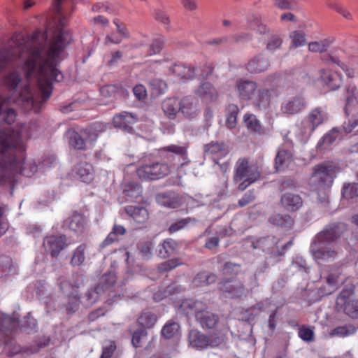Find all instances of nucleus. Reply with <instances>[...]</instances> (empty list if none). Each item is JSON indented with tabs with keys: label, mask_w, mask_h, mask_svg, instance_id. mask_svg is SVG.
Masks as SVG:
<instances>
[{
	"label": "nucleus",
	"mask_w": 358,
	"mask_h": 358,
	"mask_svg": "<svg viewBox=\"0 0 358 358\" xmlns=\"http://www.w3.org/2000/svg\"><path fill=\"white\" fill-rule=\"evenodd\" d=\"M75 177L84 182L89 183L94 179V169L87 162L78 164L73 170Z\"/></svg>",
	"instance_id": "24"
},
{
	"label": "nucleus",
	"mask_w": 358,
	"mask_h": 358,
	"mask_svg": "<svg viewBox=\"0 0 358 358\" xmlns=\"http://www.w3.org/2000/svg\"><path fill=\"white\" fill-rule=\"evenodd\" d=\"M146 331L143 329H140L135 331L132 336L131 343L135 348L141 346V340L145 338Z\"/></svg>",
	"instance_id": "62"
},
{
	"label": "nucleus",
	"mask_w": 358,
	"mask_h": 358,
	"mask_svg": "<svg viewBox=\"0 0 358 358\" xmlns=\"http://www.w3.org/2000/svg\"><path fill=\"white\" fill-rule=\"evenodd\" d=\"M157 321V316L150 312H143L138 319L139 324L145 328H151Z\"/></svg>",
	"instance_id": "43"
},
{
	"label": "nucleus",
	"mask_w": 358,
	"mask_h": 358,
	"mask_svg": "<svg viewBox=\"0 0 358 358\" xmlns=\"http://www.w3.org/2000/svg\"><path fill=\"white\" fill-rule=\"evenodd\" d=\"M305 99L299 95L285 99L280 106L282 115L289 117L300 113L306 108Z\"/></svg>",
	"instance_id": "13"
},
{
	"label": "nucleus",
	"mask_w": 358,
	"mask_h": 358,
	"mask_svg": "<svg viewBox=\"0 0 358 358\" xmlns=\"http://www.w3.org/2000/svg\"><path fill=\"white\" fill-rule=\"evenodd\" d=\"M298 335L300 338L306 342H311L314 340V331L309 327L303 326L299 329Z\"/></svg>",
	"instance_id": "52"
},
{
	"label": "nucleus",
	"mask_w": 358,
	"mask_h": 358,
	"mask_svg": "<svg viewBox=\"0 0 358 358\" xmlns=\"http://www.w3.org/2000/svg\"><path fill=\"white\" fill-rule=\"evenodd\" d=\"M119 87L116 85H108L100 89L101 94L104 97L115 96L118 92Z\"/></svg>",
	"instance_id": "56"
},
{
	"label": "nucleus",
	"mask_w": 358,
	"mask_h": 358,
	"mask_svg": "<svg viewBox=\"0 0 358 358\" xmlns=\"http://www.w3.org/2000/svg\"><path fill=\"white\" fill-rule=\"evenodd\" d=\"M125 212L138 223H143L148 218V213L143 207L129 206L125 208Z\"/></svg>",
	"instance_id": "33"
},
{
	"label": "nucleus",
	"mask_w": 358,
	"mask_h": 358,
	"mask_svg": "<svg viewBox=\"0 0 358 358\" xmlns=\"http://www.w3.org/2000/svg\"><path fill=\"white\" fill-rule=\"evenodd\" d=\"M137 120L135 115L127 112L121 113L113 117V124L115 127L122 129L124 131L130 133L132 131L131 124Z\"/></svg>",
	"instance_id": "23"
},
{
	"label": "nucleus",
	"mask_w": 358,
	"mask_h": 358,
	"mask_svg": "<svg viewBox=\"0 0 358 358\" xmlns=\"http://www.w3.org/2000/svg\"><path fill=\"white\" fill-rule=\"evenodd\" d=\"M182 264V262L178 259H171L166 261L158 266V271L159 272H166L174 269L178 266Z\"/></svg>",
	"instance_id": "51"
},
{
	"label": "nucleus",
	"mask_w": 358,
	"mask_h": 358,
	"mask_svg": "<svg viewBox=\"0 0 358 358\" xmlns=\"http://www.w3.org/2000/svg\"><path fill=\"white\" fill-rule=\"evenodd\" d=\"M332 43L330 39H324L319 41L310 42L308 44V50L313 52H324Z\"/></svg>",
	"instance_id": "44"
},
{
	"label": "nucleus",
	"mask_w": 358,
	"mask_h": 358,
	"mask_svg": "<svg viewBox=\"0 0 358 358\" xmlns=\"http://www.w3.org/2000/svg\"><path fill=\"white\" fill-rule=\"evenodd\" d=\"M142 193V189L139 184L135 182H129L124 185L123 194L127 200H133L138 198Z\"/></svg>",
	"instance_id": "35"
},
{
	"label": "nucleus",
	"mask_w": 358,
	"mask_h": 358,
	"mask_svg": "<svg viewBox=\"0 0 358 358\" xmlns=\"http://www.w3.org/2000/svg\"><path fill=\"white\" fill-rule=\"evenodd\" d=\"M347 230V226L343 222H334L327 225L315 238L327 243H333L341 237Z\"/></svg>",
	"instance_id": "12"
},
{
	"label": "nucleus",
	"mask_w": 358,
	"mask_h": 358,
	"mask_svg": "<svg viewBox=\"0 0 358 358\" xmlns=\"http://www.w3.org/2000/svg\"><path fill=\"white\" fill-rule=\"evenodd\" d=\"M238 113V108L236 106L231 105L229 106V115L226 120V125L229 129H231L236 127Z\"/></svg>",
	"instance_id": "46"
},
{
	"label": "nucleus",
	"mask_w": 358,
	"mask_h": 358,
	"mask_svg": "<svg viewBox=\"0 0 358 358\" xmlns=\"http://www.w3.org/2000/svg\"><path fill=\"white\" fill-rule=\"evenodd\" d=\"M282 42V41L279 36L273 35L266 44V49L269 51H275L280 48Z\"/></svg>",
	"instance_id": "57"
},
{
	"label": "nucleus",
	"mask_w": 358,
	"mask_h": 358,
	"mask_svg": "<svg viewBox=\"0 0 358 358\" xmlns=\"http://www.w3.org/2000/svg\"><path fill=\"white\" fill-rule=\"evenodd\" d=\"M270 66L268 59L264 54L252 58L248 64V69L251 73H259L266 71Z\"/></svg>",
	"instance_id": "25"
},
{
	"label": "nucleus",
	"mask_w": 358,
	"mask_h": 358,
	"mask_svg": "<svg viewBox=\"0 0 358 358\" xmlns=\"http://www.w3.org/2000/svg\"><path fill=\"white\" fill-rule=\"evenodd\" d=\"M170 71L183 81L191 80L194 76V69L185 64H174L170 68Z\"/></svg>",
	"instance_id": "32"
},
{
	"label": "nucleus",
	"mask_w": 358,
	"mask_h": 358,
	"mask_svg": "<svg viewBox=\"0 0 358 358\" xmlns=\"http://www.w3.org/2000/svg\"><path fill=\"white\" fill-rule=\"evenodd\" d=\"M265 310L264 303L259 302L255 305L250 307L246 310V313H248L249 318L253 317L257 315H259L261 312Z\"/></svg>",
	"instance_id": "59"
},
{
	"label": "nucleus",
	"mask_w": 358,
	"mask_h": 358,
	"mask_svg": "<svg viewBox=\"0 0 358 358\" xmlns=\"http://www.w3.org/2000/svg\"><path fill=\"white\" fill-rule=\"evenodd\" d=\"M150 85L157 93H162L166 88V84L164 81L159 78H152L149 81Z\"/></svg>",
	"instance_id": "58"
},
{
	"label": "nucleus",
	"mask_w": 358,
	"mask_h": 358,
	"mask_svg": "<svg viewBox=\"0 0 358 358\" xmlns=\"http://www.w3.org/2000/svg\"><path fill=\"white\" fill-rule=\"evenodd\" d=\"M192 221H194V220L190 217L177 220L170 224L168 230L170 233L177 232L185 228Z\"/></svg>",
	"instance_id": "48"
},
{
	"label": "nucleus",
	"mask_w": 358,
	"mask_h": 358,
	"mask_svg": "<svg viewBox=\"0 0 358 358\" xmlns=\"http://www.w3.org/2000/svg\"><path fill=\"white\" fill-rule=\"evenodd\" d=\"M223 144L218 142H211L204 146V152L209 154H216L223 150Z\"/></svg>",
	"instance_id": "60"
},
{
	"label": "nucleus",
	"mask_w": 358,
	"mask_h": 358,
	"mask_svg": "<svg viewBox=\"0 0 358 358\" xmlns=\"http://www.w3.org/2000/svg\"><path fill=\"white\" fill-rule=\"evenodd\" d=\"M292 160L291 152L286 150H280L275 159V167L279 171L288 166Z\"/></svg>",
	"instance_id": "37"
},
{
	"label": "nucleus",
	"mask_w": 358,
	"mask_h": 358,
	"mask_svg": "<svg viewBox=\"0 0 358 358\" xmlns=\"http://www.w3.org/2000/svg\"><path fill=\"white\" fill-rule=\"evenodd\" d=\"M356 331L357 327L354 325H343L333 329L330 332V335L331 336L345 337L355 334Z\"/></svg>",
	"instance_id": "39"
},
{
	"label": "nucleus",
	"mask_w": 358,
	"mask_h": 358,
	"mask_svg": "<svg viewBox=\"0 0 358 358\" xmlns=\"http://www.w3.org/2000/svg\"><path fill=\"white\" fill-rule=\"evenodd\" d=\"M343 268L339 264L328 266L320 272V278L325 280L326 284L317 288L318 296L316 300L329 295L336 291L343 284Z\"/></svg>",
	"instance_id": "8"
},
{
	"label": "nucleus",
	"mask_w": 358,
	"mask_h": 358,
	"mask_svg": "<svg viewBox=\"0 0 358 358\" xmlns=\"http://www.w3.org/2000/svg\"><path fill=\"white\" fill-rule=\"evenodd\" d=\"M201 109L198 100L192 96H185L180 99V113L188 120L196 118L200 113Z\"/></svg>",
	"instance_id": "15"
},
{
	"label": "nucleus",
	"mask_w": 358,
	"mask_h": 358,
	"mask_svg": "<svg viewBox=\"0 0 358 358\" xmlns=\"http://www.w3.org/2000/svg\"><path fill=\"white\" fill-rule=\"evenodd\" d=\"M262 168L257 164L250 163L245 158L239 159L236 164L234 175L235 182H241L238 189L245 190L250 185L261 178Z\"/></svg>",
	"instance_id": "7"
},
{
	"label": "nucleus",
	"mask_w": 358,
	"mask_h": 358,
	"mask_svg": "<svg viewBox=\"0 0 358 358\" xmlns=\"http://www.w3.org/2000/svg\"><path fill=\"white\" fill-rule=\"evenodd\" d=\"M303 199L299 194L286 192L281 195L280 205L287 212L298 211L303 206Z\"/></svg>",
	"instance_id": "20"
},
{
	"label": "nucleus",
	"mask_w": 358,
	"mask_h": 358,
	"mask_svg": "<svg viewBox=\"0 0 358 358\" xmlns=\"http://www.w3.org/2000/svg\"><path fill=\"white\" fill-rule=\"evenodd\" d=\"M189 345L197 350L209 346L208 338L196 329H192L189 333Z\"/></svg>",
	"instance_id": "26"
},
{
	"label": "nucleus",
	"mask_w": 358,
	"mask_h": 358,
	"mask_svg": "<svg viewBox=\"0 0 358 358\" xmlns=\"http://www.w3.org/2000/svg\"><path fill=\"white\" fill-rule=\"evenodd\" d=\"M195 94L198 96L210 101L216 100L217 97V90L208 82L201 84L198 89L195 90Z\"/></svg>",
	"instance_id": "31"
},
{
	"label": "nucleus",
	"mask_w": 358,
	"mask_h": 358,
	"mask_svg": "<svg viewBox=\"0 0 358 358\" xmlns=\"http://www.w3.org/2000/svg\"><path fill=\"white\" fill-rule=\"evenodd\" d=\"M310 252L315 262L322 264L336 260L340 256L341 249L336 244L314 237L310 246Z\"/></svg>",
	"instance_id": "9"
},
{
	"label": "nucleus",
	"mask_w": 358,
	"mask_h": 358,
	"mask_svg": "<svg viewBox=\"0 0 358 358\" xmlns=\"http://www.w3.org/2000/svg\"><path fill=\"white\" fill-rule=\"evenodd\" d=\"M164 43V37H158L154 39L150 45L149 55L158 54L161 52Z\"/></svg>",
	"instance_id": "53"
},
{
	"label": "nucleus",
	"mask_w": 358,
	"mask_h": 358,
	"mask_svg": "<svg viewBox=\"0 0 358 358\" xmlns=\"http://www.w3.org/2000/svg\"><path fill=\"white\" fill-rule=\"evenodd\" d=\"M62 0H55V12L57 14L58 27L49 38L45 31H37L31 36L15 34L8 43L0 46V73L14 60L21 59L22 69L27 79H34L38 85L41 100L34 96L29 86L20 93L19 101L27 110L47 101L52 93V82L60 81L63 76L57 69L64 47L71 40L70 34L63 27L65 18L61 14ZM10 98L0 94V123L11 124L15 120V112L9 108Z\"/></svg>",
	"instance_id": "1"
},
{
	"label": "nucleus",
	"mask_w": 358,
	"mask_h": 358,
	"mask_svg": "<svg viewBox=\"0 0 358 358\" xmlns=\"http://www.w3.org/2000/svg\"><path fill=\"white\" fill-rule=\"evenodd\" d=\"M343 197L347 199L358 196V183H349L344 185L342 189Z\"/></svg>",
	"instance_id": "45"
},
{
	"label": "nucleus",
	"mask_w": 358,
	"mask_h": 358,
	"mask_svg": "<svg viewBox=\"0 0 358 358\" xmlns=\"http://www.w3.org/2000/svg\"><path fill=\"white\" fill-rule=\"evenodd\" d=\"M321 78L324 83L331 90L338 89L342 84V78L337 72L322 69Z\"/></svg>",
	"instance_id": "28"
},
{
	"label": "nucleus",
	"mask_w": 358,
	"mask_h": 358,
	"mask_svg": "<svg viewBox=\"0 0 358 358\" xmlns=\"http://www.w3.org/2000/svg\"><path fill=\"white\" fill-rule=\"evenodd\" d=\"M220 289L228 294L229 296L231 298H240L245 296L248 293V289L245 287L243 284L235 280L222 282L220 285Z\"/></svg>",
	"instance_id": "19"
},
{
	"label": "nucleus",
	"mask_w": 358,
	"mask_h": 358,
	"mask_svg": "<svg viewBox=\"0 0 358 358\" xmlns=\"http://www.w3.org/2000/svg\"><path fill=\"white\" fill-rule=\"evenodd\" d=\"M338 166L333 162H325L314 166L309 184L317 192H324V199L327 198L326 190L329 189L336 176Z\"/></svg>",
	"instance_id": "5"
},
{
	"label": "nucleus",
	"mask_w": 358,
	"mask_h": 358,
	"mask_svg": "<svg viewBox=\"0 0 358 358\" xmlns=\"http://www.w3.org/2000/svg\"><path fill=\"white\" fill-rule=\"evenodd\" d=\"M180 307L187 315L194 313L196 320L203 329L217 328L219 323L218 315L208 310V306L202 301L192 299H185Z\"/></svg>",
	"instance_id": "4"
},
{
	"label": "nucleus",
	"mask_w": 358,
	"mask_h": 358,
	"mask_svg": "<svg viewBox=\"0 0 358 358\" xmlns=\"http://www.w3.org/2000/svg\"><path fill=\"white\" fill-rule=\"evenodd\" d=\"M292 45L295 47L304 45L306 43L305 34L301 31H294L290 33Z\"/></svg>",
	"instance_id": "49"
},
{
	"label": "nucleus",
	"mask_w": 358,
	"mask_h": 358,
	"mask_svg": "<svg viewBox=\"0 0 358 358\" xmlns=\"http://www.w3.org/2000/svg\"><path fill=\"white\" fill-rule=\"evenodd\" d=\"M3 122L0 123V182L6 178L8 169L20 171L22 175L31 177L38 170L36 164L32 162H21L14 155V150L22 149V129L20 132L14 131L10 129V124L4 126ZM3 210L0 208V236L8 228L7 224L3 221ZM4 271L3 266L0 268V278L3 275Z\"/></svg>",
	"instance_id": "2"
},
{
	"label": "nucleus",
	"mask_w": 358,
	"mask_h": 358,
	"mask_svg": "<svg viewBox=\"0 0 358 358\" xmlns=\"http://www.w3.org/2000/svg\"><path fill=\"white\" fill-rule=\"evenodd\" d=\"M278 241L273 236L261 238L256 242H253L252 245L254 249H261L263 252H268L274 255H280V248L278 246Z\"/></svg>",
	"instance_id": "21"
},
{
	"label": "nucleus",
	"mask_w": 358,
	"mask_h": 358,
	"mask_svg": "<svg viewBox=\"0 0 358 358\" xmlns=\"http://www.w3.org/2000/svg\"><path fill=\"white\" fill-rule=\"evenodd\" d=\"M85 245H80L75 250L73 255L71 258V264L74 266H80L85 261Z\"/></svg>",
	"instance_id": "47"
},
{
	"label": "nucleus",
	"mask_w": 358,
	"mask_h": 358,
	"mask_svg": "<svg viewBox=\"0 0 358 358\" xmlns=\"http://www.w3.org/2000/svg\"><path fill=\"white\" fill-rule=\"evenodd\" d=\"M152 243L150 241L143 242L138 245V248L142 258L146 260L151 258L152 255Z\"/></svg>",
	"instance_id": "50"
},
{
	"label": "nucleus",
	"mask_w": 358,
	"mask_h": 358,
	"mask_svg": "<svg viewBox=\"0 0 358 358\" xmlns=\"http://www.w3.org/2000/svg\"><path fill=\"white\" fill-rule=\"evenodd\" d=\"M268 221L273 225L286 227L292 224L291 217L288 215L275 214L269 217Z\"/></svg>",
	"instance_id": "42"
},
{
	"label": "nucleus",
	"mask_w": 358,
	"mask_h": 358,
	"mask_svg": "<svg viewBox=\"0 0 358 358\" xmlns=\"http://www.w3.org/2000/svg\"><path fill=\"white\" fill-rule=\"evenodd\" d=\"M176 248L177 243L174 240L166 239L159 245L158 255L162 258H167L174 253Z\"/></svg>",
	"instance_id": "36"
},
{
	"label": "nucleus",
	"mask_w": 358,
	"mask_h": 358,
	"mask_svg": "<svg viewBox=\"0 0 358 358\" xmlns=\"http://www.w3.org/2000/svg\"><path fill=\"white\" fill-rule=\"evenodd\" d=\"M116 282V277L113 273L103 275L96 285L89 289L84 296L86 306H92L100 299H106V303L111 304L116 297L113 286Z\"/></svg>",
	"instance_id": "6"
},
{
	"label": "nucleus",
	"mask_w": 358,
	"mask_h": 358,
	"mask_svg": "<svg viewBox=\"0 0 358 358\" xmlns=\"http://www.w3.org/2000/svg\"><path fill=\"white\" fill-rule=\"evenodd\" d=\"M69 244L70 242L64 235L50 236L46 237L43 241L45 250L49 252L52 257H57L59 252Z\"/></svg>",
	"instance_id": "18"
},
{
	"label": "nucleus",
	"mask_w": 358,
	"mask_h": 358,
	"mask_svg": "<svg viewBox=\"0 0 358 358\" xmlns=\"http://www.w3.org/2000/svg\"><path fill=\"white\" fill-rule=\"evenodd\" d=\"M21 76L17 72L10 73L6 79V85L10 89H15L21 82Z\"/></svg>",
	"instance_id": "54"
},
{
	"label": "nucleus",
	"mask_w": 358,
	"mask_h": 358,
	"mask_svg": "<svg viewBox=\"0 0 358 358\" xmlns=\"http://www.w3.org/2000/svg\"><path fill=\"white\" fill-rule=\"evenodd\" d=\"M357 92L356 87L348 89L346 92V106L345 111L347 115L357 112L356 117L348 123H345L341 127H334L325 134L317 142V149L324 151L332 145L336 141L341 140L344 134L350 133L358 127V99L356 96ZM358 134V129L355 131Z\"/></svg>",
	"instance_id": "3"
},
{
	"label": "nucleus",
	"mask_w": 358,
	"mask_h": 358,
	"mask_svg": "<svg viewBox=\"0 0 358 358\" xmlns=\"http://www.w3.org/2000/svg\"><path fill=\"white\" fill-rule=\"evenodd\" d=\"M162 108L168 117L174 119L177 113H180V99L177 98L166 99L162 102Z\"/></svg>",
	"instance_id": "30"
},
{
	"label": "nucleus",
	"mask_w": 358,
	"mask_h": 358,
	"mask_svg": "<svg viewBox=\"0 0 358 358\" xmlns=\"http://www.w3.org/2000/svg\"><path fill=\"white\" fill-rule=\"evenodd\" d=\"M236 88L242 99H250L257 89V85L252 81L240 80L237 81Z\"/></svg>",
	"instance_id": "29"
},
{
	"label": "nucleus",
	"mask_w": 358,
	"mask_h": 358,
	"mask_svg": "<svg viewBox=\"0 0 358 358\" xmlns=\"http://www.w3.org/2000/svg\"><path fill=\"white\" fill-rule=\"evenodd\" d=\"M351 292L343 290L336 299L337 305L343 306L344 313L351 318H358V299H351Z\"/></svg>",
	"instance_id": "16"
},
{
	"label": "nucleus",
	"mask_w": 358,
	"mask_h": 358,
	"mask_svg": "<svg viewBox=\"0 0 358 358\" xmlns=\"http://www.w3.org/2000/svg\"><path fill=\"white\" fill-rule=\"evenodd\" d=\"M272 92L273 90H260L255 104L260 108H266L270 103Z\"/></svg>",
	"instance_id": "40"
},
{
	"label": "nucleus",
	"mask_w": 358,
	"mask_h": 358,
	"mask_svg": "<svg viewBox=\"0 0 358 358\" xmlns=\"http://www.w3.org/2000/svg\"><path fill=\"white\" fill-rule=\"evenodd\" d=\"M217 276L215 274H209L206 271L200 272L193 280L195 286H204L210 285L216 281Z\"/></svg>",
	"instance_id": "38"
},
{
	"label": "nucleus",
	"mask_w": 358,
	"mask_h": 358,
	"mask_svg": "<svg viewBox=\"0 0 358 358\" xmlns=\"http://www.w3.org/2000/svg\"><path fill=\"white\" fill-rule=\"evenodd\" d=\"M275 6L281 10H294L296 3L294 0H273Z\"/></svg>",
	"instance_id": "55"
},
{
	"label": "nucleus",
	"mask_w": 358,
	"mask_h": 358,
	"mask_svg": "<svg viewBox=\"0 0 358 358\" xmlns=\"http://www.w3.org/2000/svg\"><path fill=\"white\" fill-rule=\"evenodd\" d=\"M70 297L69 301L66 305V311L68 313H74L78 308L79 306V297L78 294H74V296H69Z\"/></svg>",
	"instance_id": "61"
},
{
	"label": "nucleus",
	"mask_w": 358,
	"mask_h": 358,
	"mask_svg": "<svg viewBox=\"0 0 358 358\" xmlns=\"http://www.w3.org/2000/svg\"><path fill=\"white\" fill-rule=\"evenodd\" d=\"M243 122L248 131L253 134L260 136L265 133L264 127L255 115L245 114Z\"/></svg>",
	"instance_id": "27"
},
{
	"label": "nucleus",
	"mask_w": 358,
	"mask_h": 358,
	"mask_svg": "<svg viewBox=\"0 0 358 358\" xmlns=\"http://www.w3.org/2000/svg\"><path fill=\"white\" fill-rule=\"evenodd\" d=\"M208 338L209 346L217 347L224 342L225 336L222 334H213Z\"/></svg>",
	"instance_id": "64"
},
{
	"label": "nucleus",
	"mask_w": 358,
	"mask_h": 358,
	"mask_svg": "<svg viewBox=\"0 0 358 358\" xmlns=\"http://www.w3.org/2000/svg\"><path fill=\"white\" fill-rule=\"evenodd\" d=\"M156 201L159 205L169 208H176L182 203L180 196L174 192L158 194L156 196Z\"/></svg>",
	"instance_id": "22"
},
{
	"label": "nucleus",
	"mask_w": 358,
	"mask_h": 358,
	"mask_svg": "<svg viewBox=\"0 0 358 358\" xmlns=\"http://www.w3.org/2000/svg\"><path fill=\"white\" fill-rule=\"evenodd\" d=\"M115 348L116 345L113 341H107L103 346V352L100 358H110Z\"/></svg>",
	"instance_id": "63"
},
{
	"label": "nucleus",
	"mask_w": 358,
	"mask_h": 358,
	"mask_svg": "<svg viewBox=\"0 0 358 358\" xmlns=\"http://www.w3.org/2000/svg\"><path fill=\"white\" fill-rule=\"evenodd\" d=\"M170 167L165 163H152L145 164L137 170L138 176L145 180H157L167 176Z\"/></svg>",
	"instance_id": "11"
},
{
	"label": "nucleus",
	"mask_w": 358,
	"mask_h": 358,
	"mask_svg": "<svg viewBox=\"0 0 358 358\" xmlns=\"http://www.w3.org/2000/svg\"><path fill=\"white\" fill-rule=\"evenodd\" d=\"M57 284L62 293L67 296H74L78 293V289L83 284V276L74 274L71 281L64 276H60L57 279Z\"/></svg>",
	"instance_id": "17"
},
{
	"label": "nucleus",
	"mask_w": 358,
	"mask_h": 358,
	"mask_svg": "<svg viewBox=\"0 0 358 358\" xmlns=\"http://www.w3.org/2000/svg\"><path fill=\"white\" fill-rule=\"evenodd\" d=\"M85 219L82 215L74 213L69 220H66L64 227L73 231L80 232L83 229Z\"/></svg>",
	"instance_id": "34"
},
{
	"label": "nucleus",
	"mask_w": 358,
	"mask_h": 358,
	"mask_svg": "<svg viewBox=\"0 0 358 358\" xmlns=\"http://www.w3.org/2000/svg\"><path fill=\"white\" fill-rule=\"evenodd\" d=\"M98 125H94L91 129H84L80 133L73 132L71 134L69 143L77 150H84L87 143H92L96 140L94 129Z\"/></svg>",
	"instance_id": "14"
},
{
	"label": "nucleus",
	"mask_w": 358,
	"mask_h": 358,
	"mask_svg": "<svg viewBox=\"0 0 358 358\" xmlns=\"http://www.w3.org/2000/svg\"><path fill=\"white\" fill-rule=\"evenodd\" d=\"M180 329V326L177 322H169L162 329V336L166 338L170 339L176 336Z\"/></svg>",
	"instance_id": "41"
},
{
	"label": "nucleus",
	"mask_w": 358,
	"mask_h": 358,
	"mask_svg": "<svg viewBox=\"0 0 358 358\" xmlns=\"http://www.w3.org/2000/svg\"><path fill=\"white\" fill-rule=\"evenodd\" d=\"M328 119L329 115L325 108L319 106L311 109L301 123V134L306 137L310 136L316 128L326 122Z\"/></svg>",
	"instance_id": "10"
}]
</instances>
